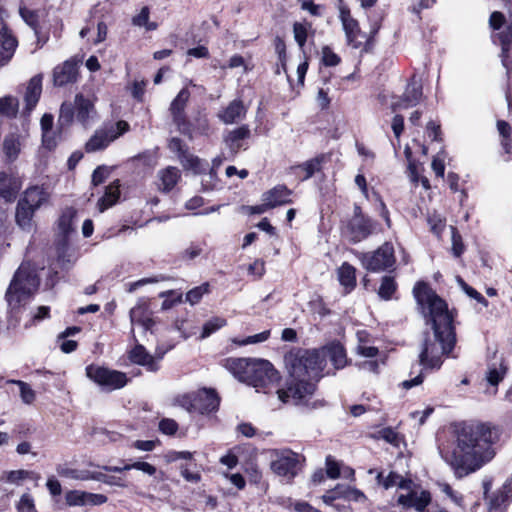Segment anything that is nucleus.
Returning a JSON list of instances; mask_svg holds the SVG:
<instances>
[{
	"label": "nucleus",
	"instance_id": "f257e3e1",
	"mask_svg": "<svg viewBox=\"0 0 512 512\" xmlns=\"http://www.w3.org/2000/svg\"><path fill=\"white\" fill-rule=\"evenodd\" d=\"M499 439V430L489 422H462L454 427L453 442L440 448L442 458L453 469L457 478L480 470L496 452L493 445Z\"/></svg>",
	"mask_w": 512,
	"mask_h": 512
},
{
	"label": "nucleus",
	"instance_id": "f03ea898",
	"mask_svg": "<svg viewBox=\"0 0 512 512\" xmlns=\"http://www.w3.org/2000/svg\"><path fill=\"white\" fill-rule=\"evenodd\" d=\"M413 293L425 316L429 317L433 328V338H426L419 354V362L424 368H440L442 356L449 354L456 343L453 314L446 302L427 284L417 283Z\"/></svg>",
	"mask_w": 512,
	"mask_h": 512
},
{
	"label": "nucleus",
	"instance_id": "7ed1b4c3",
	"mask_svg": "<svg viewBox=\"0 0 512 512\" xmlns=\"http://www.w3.org/2000/svg\"><path fill=\"white\" fill-rule=\"evenodd\" d=\"M285 363L291 380L286 389L277 390L278 398L283 403L298 404L314 393L315 385L311 380L320 376L323 360L317 351L298 350L287 354Z\"/></svg>",
	"mask_w": 512,
	"mask_h": 512
},
{
	"label": "nucleus",
	"instance_id": "20e7f679",
	"mask_svg": "<svg viewBox=\"0 0 512 512\" xmlns=\"http://www.w3.org/2000/svg\"><path fill=\"white\" fill-rule=\"evenodd\" d=\"M222 366L239 381L255 387L257 391L278 379L272 364L263 359L226 358Z\"/></svg>",
	"mask_w": 512,
	"mask_h": 512
},
{
	"label": "nucleus",
	"instance_id": "39448f33",
	"mask_svg": "<svg viewBox=\"0 0 512 512\" xmlns=\"http://www.w3.org/2000/svg\"><path fill=\"white\" fill-rule=\"evenodd\" d=\"M39 287L36 270L29 264H22L15 272L6 291V300L13 310L25 305Z\"/></svg>",
	"mask_w": 512,
	"mask_h": 512
},
{
	"label": "nucleus",
	"instance_id": "423d86ee",
	"mask_svg": "<svg viewBox=\"0 0 512 512\" xmlns=\"http://www.w3.org/2000/svg\"><path fill=\"white\" fill-rule=\"evenodd\" d=\"M271 470L287 482H291L302 470L305 457L290 449L272 451Z\"/></svg>",
	"mask_w": 512,
	"mask_h": 512
},
{
	"label": "nucleus",
	"instance_id": "0eeeda50",
	"mask_svg": "<svg viewBox=\"0 0 512 512\" xmlns=\"http://www.w3.org/2000/svg\"><path fill=\"white\" fill-rule=\"evenodd\" d=\"M129 130L126 121H118L115 124H107L97 129L85 144V151L93 153L105 149L111 142L119 138Z\"/></svg>",
	"mask_w": 512,
	"mask_h": 512
},
{
	"label": "nucleus",
	"instance_id": "6e6552de",
	"mask_svg": "<svg viewBox=\"0 0 512 512\" xmlns=\"http://www.w3.org/2000/svg\"><path fill=\"white\" fill-rule=\"evenodd\" d=\"M179 402L189 412L208 414L218 409L220 399L214 390L203 389L196 393L184 395Z\"/></svg>",
	"mask_w": 512,
	"mask_h": 512
},
{
	"label": "nucleus",
	"instance_id": "1a4fd4ad",
	"mask_svg": "<svg viewBox=\"0 0 512 512\" xmlns=\"http://www.w3.org/2000/svg\"><path fill=\"white\" fill-rule=\"evenodd\" d=\"M86 376L108 391L120 389L128 382L125 373L95 364L86 367Z\"/></svg>",
	"mask_w": 512,
	"mask_h": 512
},
{
	"label": "nucleus",
	"instance_id": "9d476101",
	"mask_svg": "<svg viewBox=\"0 0 512 512\" xmlns=\"http://www.w3.org/2000/svg\"><path fill=\"white\" fill-rule=\"evenodd\" d=\"M361 263L365 269L371 272H381L394 266L395 256L392 244L386 242L377 250L368 253H362Z\"/></svg>",
	"mask_w": 512,
	"mask_h": 512
},
{
	"label": "nucleus",
	"instance_id": "9b49d317",
	"mask_svg": "<svg viewBox=\"0 0 512 512\" xmlns=\"http://www.w3.org/2000/svg\"><path fill=\"white\" fill-rule=\"evenodd\" d=\"M422 95L421 80L416 75H413L410 82L407 84L403 95L391 103V108L393 111H396L398 109L414 107L421 101Z\"/></svg>",
	"mask_w": 512,
	"mask_h": 512
},
{
	"label": "nucleus",
	"instance_id": "f8f14e48",
	"mask_svg": "<svg viewBox=\"0 0 512 512\" xmlns=\"http://www.w3.org/2000/svg\"><path fill=\"white\" fill-rule=\"evenodd\" d=\"M373 229L372 222L361 214L359 207H355L354 216L350 220L346 234L350 241L357 243L367 238Z\"/></svg>",
	"mask_w": 512,
	"mask_h": 512
},
{
	"label": "nucleus",
	"instance_id": "ddd939ff",
	"mask_svg": "<svg viewBox=\"0 0 512 512\" xmlns=\"http://www.w3.org/2000/svg\"><path fill=\"white\" fill-rule=\"evenodd\" d=\"M189 98L190 92L188 89L183 88L180 90L170 105V112L173 118V122L177 125L179 131L183 134L191 135L189 124L186 121L184 113Z\"/></svg>",
	"mask_w": 512,
	"mask_h": 512
},
{
	"label": "nucleus",
	"instance_id": "4468645a",
	"mask_svg": "<svg viewBox=\"0 0 512 512\" xmlns=\"http://www.w3.org/2000/svg\"><path fill=\"white\" fill-rule=\"evenodd\" d=\"M489 24L493 30L504 28L503 31L498 33V39L502 46V53L505 55L512 46V22L508 24L504 15L495 11L490 16Z\"/></svg>",
	"mask_w": 512,
	"mask_h": 512
},
{
	"label": "nucleus",
	"instance_id": "2eb2a0df",
	"mask_svg": "<svg viewBox=\"0 0 512 512\" xmlns=\"http://www.w3.org/2000/svg\"><path fill=\"white\" fill-rule=\"evenodd\" d=\"M339 17L342 22L348 44L353 48H359L361 45V41L359 40L360 28L358 22L351 17L350 10L347 6H339Z\"/></svg>",
	"mask_w": 512,
	"mask_h": 512
},
{
	"label": "nucleus",
	"instance_id": "dca6fc26",
	"mask_svg": "<svg viewBox=\"0 0 512 512\" xmlns=\"http://www.w3.org/2000/svg\"><path fill=\"white\" fill-rule=\"evenodd\" d=\"M17 40L9 32L0 10V66L6 65L14 55Z\"/></svg>",
	"mask_w": 512,
	"mask_h": 512
},
{
	"label": "nucleus",
	"instance_id": "f3484780",
	"mask_svg": "<svg viewBox=\"0 0 512 512\" xmlns=\"http://www.w3.org/2000/svg\"><path fill=\"white\" fill-rule=\"evenodd\" d=\"M397 501L404 508H413L418 512H424L431 502V495L426 490H411L407 494L399 495Z\"/></svg>",
	"mask_w": 512,
	"mask_h": 512
},
{
	"label": "nucleus",
	"instance_id": "a211bd4d",
	"mask_svg": "<svg viewBox=\"0 0 512 512\" xmlns=\"http://www.w3.org/2000/svg\"><path fill=\"white\" fill-rule=\"evenodd\" d=\"M131 324H139L145 330L151 329L154 324L152 319V312L149 307V303L145 299H140L135 307L130 310Z\"/></svg>",
	"mask_w": 512,
	"mask_h": 512
},
{
	"label": "nucleus",
	"instance_id": "6ab92c4d",
	"mask_svg": "<svg viewBox=\"0 0 512 512\" xmlns=\"http://www.w3.org/2000/svg\"><path fill=\"white\" fill-rule=\"evenodd\" d=\"M77 78V65L72 60H67L53 70V82L56 86H64L73 83Z\"/></svg>",
	"mask_w": 512,
	"mask_h": 512
},
{
	"label": "nucleus",
	"instance_id": "aec40b11",
	"mask_svg": "<svg viewBox=\"0 0 512 512\" xmlns=\"http://www.w3.org/2000/svg\"><path fill=\"white\" fill-rule=\"evenodd\" d=\"M507 374V366L503 361L498 363H491L488 365L485 380L490 388L486 389V393L495 395L497 393V386L503 381Z\"/></svg>",
	"mask_w": 512,
	"mask_h": 512
},
{
	"label": "nucleus",
	"instance_id": "412c9836",
	"mask_svg": "<svg viewBox=\"0 0 512 512\" xmlns=\"http://www.w3.org/2000/svg\"><path fill=\"white\" fill-rule=\"evenodd\" d=\"M129 359L131 362L144 366L148 371L155 372L158 370V360L161 359L159 357L156 359L154 356L150 355L144 346L142 345H136L130 352H129Z\"/></svg>",
	"mask_w": 512,
	"mask_h": 512
},
{
	"label": "nucleus",
	"instance_id": "4be33fe9",
	"mask_svg": "<svg viewBox=\"0 0 512 512\" xmlns=\"http://www.w3.org/2000/svg\"><path fill=\"white\" fill-rule=\"evenodd\" d=\"M291 191L284 185H278L263 193L262 201H266L267 205L272 209L277 206L291 203Z\"/></svg>",
	"mask_w": 512,
	"mask_h": 512
},
{
	"label": "nucleus",
	"instance_id": "5701e85b",
	"mask_svg": "<svg viewBox=\"0 0 512 512\" xmlns=\"http://www.w3.org/2000/svg\"><path fill=\"white\" fill-rule=\"evenodd\" d=\"M48 199L49 193L43 187L32 186L25 190L20 201L36 211L46 203Z\"/></svg>",
	"mask_w": 512,
	"mask_h": 512
},
{
	"label": "nucleus",
	"instance_id": "b1692460",
	"mask_svg": "<svg viewBox=\"0 0 512 512\" xmlns=\"http://www.w3.org/2000/svg\"><path fill=\"white\" fill-rule=\"evenodd\" d=\"M74 106L76 109L77 121L80 122L84 127L88 126L95 113L93 103L89 99H86L83 95L77 94L75 96Z\"/></svg>",
	"mask_w": 512,
	"mask_h": 512
},
{
	"label": "nucleus",
	"instance_id": "393cba45",
	"mask_svg": "<svg viewBox=\"0 0 512 512\" xmlns=\"http://www.w3.org/2000/svg\"><path fill=\"white\" fill-rule=\"evenodd\" d=\"M246 108L241 100L235 99L218 113V118L225 124H232L244 118Z\"/></svg>",
	"mask_w": 512,
	"mask_h": 512
},
{
	"label": "nucleus",
	"instance_id": "a878e982",
	"mask_svg": "<svg viewBox=\"0 0 512 512\" xmlns=\"http://www.w3.org/2000/svg\"><path fill=\"white\" fill-rule=\"evenodd\" d=\"M21 188L20 182L12 175L0 172V197L6 201L15 199Z\"/></svg>",
	"mask_w": 512,
	"mask_h": 512
},
{
	"label": "nucleus",
	"instance_id": "bb28decb",
	"mask_svg": "<svg viewBox=\"0 0 512 512\" xmlns=\"http://www.w3.org/2000/svg\"><path fill=\"white\" fill-rule=\"evenodd\" d=\"M42 78L41 74L35 75L28 83L24 97L28 112L32 111L39 101L42 92Z\"/></svg>",
	"mask_w": 512,
	"mask_h": 512
},
{
	"label": "nucleus",
	"instance_id": "cd10ccee",
	"mask_svg": "<svg viewBox=\"0 0 512 512\" xmlns=\"http://www.w3.org/2000/svg\"><path fill=\"white\" fill-rule=\"evenodd\" d=\"M119 188V180L113 181L106 187L104 195L97 202V208L100 213L104 212L118 201L120 197Z\"/></svg>",
	"mask_w": 512,
	"mask_h": 512
},
{
	"label": "nucleus",
	"instance_id": "c85d7f7f",
	"mask_svg": "<svg viewBox=\"0 0 512 512\" xmlns=\"http://www.w3.org/2000/svg\"><path fill=\"white\" fill-rule=\"evenodd\" d=\"M159 188L164 192L171 191L180 179V171L176 167L169 166L158 172Z\"/></svg>",
	"mask_w": 512,
	"mask_h": 512
},
{
	"label": "nucleus",
	"instance_id": "c756f323",
	"mask_svg": "<svg viewBox=\"0 0 512 512\" xmlns=\"http://www.w3.org/2000/svg\"><path fill=\"white\" fill-rule=\"evenodd\" d=\"M377 483L382 485L385 489H389L391 487H399L402 489H408L411 481L405 480L402 476L395 472H390L386 477L383 476V473H378L376 476Z\"/></svg>",
	"mask_w": 512,
	"mask_h": 512
},
{
	"label": "nucleus",
	"instance_id": "7c9ffc66",
	"mask_svg": "<svg viewBox=\"0 0 512 512\" xmlns=\"http://www.w3.org/2000/svg\"><path fill=\"white\" fill-rule=\"evenodd\" d=\"M35 210L24 204L22 201H18L16 207V222L23 230H30L32 228V219Z\"/></svg>",
	"mask_w": 512,
	"mask_h": 512
},
{
	"label": "nucleus",
	"instance_id": "2f4dec72",
	"mask_svg": "<svg viewBox=\"0 0 512 512\" xmlns=\"http://www.w3.org/2000/svg\"><path fill=\"white\" fill-rule=\"evenodd\" d=\"M338 279L340 284L346 288V292H350L356 285L355 268L346 262L343 263L338 269Z\"/></svg>",
	"mask_w": 512,
	"mask_h": 512
},
{
	"label": "nucleus",
	"instance_id": "473e14b6",
	"mask_svg": "<svg viewBox=\"0 0 512 512\" xmlns=\"http://www.w3.org/2000/svg\"><path fill=\"white\" fill-rule=\"evenodd\" d=\"M102 469L107 472H115L121 473L123 471H128L131 469L140 470L148 475H154L156 473V468L149 464L148 462L137 461L132 464H126L122 467L118 466H103Z\"/></svg>",
	"mask_w": 512,
	"mask_h": 512
},
{
	"label": "nucleus",
	"instance_id": "72a5a7b5",
	"mask_svg": "<svg viewBox=\"0 0 512 512\" xmlns=\"http://www.w3.org/2000/svg\"><path fill=\"white\" fill-rule=\"evenodd\" d=\"M21 150L20 136L17 134H9L3 140V151L10 161H14Z\"/></svg>",
	"mask_w": 512,
	"mask_h": 512
},
{
	"label": "nucleus",
	"instance_id": "f704fd0d",
	"mask_svg": "<svg viewBox=\"0 0 512 512\" xmlns=\"http://www.w3.org/2000/svg\"><path fill=\"white\" fill-rule=\"evenodd\" d=\"M57 472L60 476L71 478L74 480L87 481L94 480L95 473L89 470H78L59 466Z\"/></svg>",
	"mask_w": 512,
	"mask_h": 512
},
{
	"label": "nucleus",
	"instance_id": "c9c22d12",
	"mask_svg": "<svg viewBox=\"0 0 512 512\" xmlns=\"http://www.w3.org/2000/svg\"><path fill=\"white\" fill-rule=\"evenodd\" d=\"M349 486L344 484H337L333 489L327 491L323 496L322 500L326 505L334 506V501L337 499L347 498Z\"/></svg>",
	"mask_w": 512,
	"mask_h": 512
},
{
	"label": "nucleus",
	"instance_id": "e433bc0d",
	"mask_svg": "<svg viewBox=\"0 0 512 512\" xmlns=\"http://www.w3.org/2000/svg\"><path fill=\"white\" fill-rule=\"evenodd\" d=\"M249 129L245 126L231 131L225 138V142L236 152L240 148L239 141L249 136Z\"/></svg>",
	"mask_w": 512,
	"mask_h": 512
},
{
	"label": "nucleus",
	"instance_id": "4c0bfd02",
	"mask_svg": "<svg viewBox=\"0 0 512 512\" xmlns=\"http://www.w3.org/2000/svg\"><path fill=\"white\" fill-rule=\"evenodd\" d=\"M328 351L330 360L334 364L335 368H343L346 364V353L344 347L340 344H332Z\"/></svg>",
	"mask_w": 512,
	"mask_h": 512
},
{
	"label": "nucleus",
	"instance_id": "58836bf2",
	"mask_svg": "<svg viewBox=\"0 0 512 512\" xmlns=\"http://www.w3.org/2000/svg\"><path fill=\"white\" fill-rule=\"evenodd\" d=\"M32 474V472L23 469L11 470L4 472L0 476V480L11 484H19L21 481L30 478Z\"/></svg>",
	"mask_w": 512,
	"mask_h": 512
},
{
	"label": "nucleus",
	"instance_id": "ea45409f",
	"mask_svg": "<svg viewBox=\"0 0 512 512\" xmlns=\"http://www.w3.org/2000/svg\"><path fill=\"white\" fill-rule=\"evenodd\" d=\"M179 160L185 169L192 170L194 173H199L203 170L201 160L188 151L184 153Z\"/></svg>",
	"mask_w": 512,
	"mask_h": 512
},
{
	"label": "nucleus",
	"instance_id": "a19ab883",
	"mask_svg": "<svg viewBox=\"0 0 512 512\" xmlns=\"http://www.w3.org/2000/svg\"><path fill=\"white\" fill-rule=\"evenodd\" d=\"M396 288L397 285L394 279L390 276H384L378 290V295L384 300H389L396 291Z\"/></svg>",
	"mask_w": 512,
	"mask_h": 512
},
{
	"label": "nucleus",
	"instance_id": "79ce46f5",
	"mask_svg": "<svg viewBox=\"0 0 512 512\" xmlns=\"http://www.w3.org/2000/svg\"><path fill=\"white\" fill-rule=\"evenodd\" d=\"M227 324L224 318L214 317L203 325L202 333L200 335L201 339H205L209 337L212 333L216 332L220 328L224 327Z\"/></svg>",
	"mask_w": 512,
	"mask_h": 512
},
{
	"label": "nucleus",
	"instance_id": "37998d69",
	"mask_svg": "<svg viewBox=\"0 0 512 512\" xmlns=\"http://www.w3.org/2000/svg\"><path fill=\"white\" fill-rule=\"evenodd\" d=\"M76 214V210L72 207H68L63 211L59 218V228L64 234H67L72 230V223Z\"/></svg>",
	"mask_w": 512,
	"mask_h": 512
},
{
	"label": "nucleus",
	"instance_id": "c03bdc74",
	"mask_svg": "<svg viewBox=\"0 0 512 512\" xmlns=\"http://www.w3.org/2000/svg\"><path fill=\"white\" fill-rule=\"evenodd\" d=\"M310 29H311V24L300 23V22L294 23V25H293L294 39L300 48L304 47L306 40H307L308 31Z\"/></svg>",
	"mask_w": 512,
	"mask_h": 512
},
{
	"label": "nucleus",
	"instance_id": "a18cd8bd",
	"mask_svg": "<svg viewBox=\"0 0 512 512\" xmlns=\"http://www.w3.org/2000/svg\"><path fill=\"white\" fill-rule=\"evenodd\" d=\"M132 22L136 26H144L146 30H155L157 28V24L154 22H149V9L148 7H143L139 14L134 16Z\"/></svg>",
	"mask_w": 512,
	"mask_h": 512
},
{
	"label": "nucleus",
	"instance_id": "49530a36",
	"mask_svg": "<svg viewBox=\"0 0 512 512\" xmlns=\"http://www.w3.org/2000/svg\"><path fill=\"white\" fill-rule=\"evenodd\" d=\"M74 119V106L71 103L64 102L60 108L58 123L64 127L69 126Z\"/></svg>",
	"mask_w": 512,
	"mask_h": 512
},
{
	"label": "nucleus",
	"instance_id": "de8ad7c7",
	"mask_svg": "<svg viewBox=\"0 0 512 512\" xmlns=\"http://www.w3.org/2000/svg\"><path fill=\"white\" fill-rule=\"evenodd\" d=\"M18 101L16 98L6 96L0 98V113L6 116H14L17 112Z\"/></svg>",
	"mask_w": 512,
	"mask_h": 512
},
{
	"label": "nucleus",
	"instance_id": "09e8293b",
	"mask_svg": "<svg viewBox=\"0 0 512 512\" xmlns=\"http://www.w3.org/2000/svg\"><path fill=\"white\" fill-rule=\"evenodd\" d=\"M510 501L511 499H506L505 495L497 491L489 502V510L490 512H503Z\"/></svg>",
	"mask_w": 512,
	"mask_h": 512
},
{
	"label": "nucleus",
	"instance_id": "8fccbe9b",
	"mask_svg": "<svg viewBox=\"0 0 512 512\" xmlns=\"http://www.w3.org/2000/svg\"><path fill=\"white\" fill-rule=\"evenodd\" d=\"M209 292V284L204 283L198 287H194L193 289L189 290L186 294V301L189 302L191 305L197 304L202 296Z\"/></svg>",
	"mask_w": 512,
	"mask_h": 512
},
{
	"label": "nucleus",
	"instance_id": "3c124183",
	"mask_svg": "<svg viewBox=\"0 0 512 512\" xmlns=\"http://www.w3.org/2000/svg\"><path fill=\"white\" fill-rule=\"evenodd\" d=\"M9 382L19 386L20 396L25 404H31L35 400V392L26 382L21 380H11Z\"/></svg>",
	"mask_w": 512,
	"mask_h": 512
},
{
	"label": "nucleus",
	"instance_id": "603ef678",
	"mask_svg": "<svg viewBox=\"0 0 512 512\" xmlns=\"http://www.w3.org/2000/svg\"><path fill=\"white\" fill-rule=\"evenodd\" d=\"M323 160V157H317L311 160L306 161L302 165L298 166L299 169L303 170L305 172V176L303 177V180H307L310 177L313 176V174L318 171L321 167V162Z\"/></svg>",
	"mask_w": 512,
	"mask_h": 512
},
{
	"label": "nucleus",
	"instance_id": "864d4df0",
	"mask_svg": "<svg viewBox=\"0 0 512 512\" xmlns=\"http://www.w3.org/2000/svg\"><path fill=\"white\" fill-rule=\"evenodd\" d=\"M65 500L69 506H85V491L70 490L66 492Z\"/></svg>",
	"mask_w": 512,
	"mask_h": 512
},
{
	"label": "nucleus",
	"instance_id": "5fc2aeb1",
	"mask_svg": "<svg viewBox=\"0 0 512 512\" xmlns=\"http://www.w3.org/2000/svg\"><path fill=\"white\" fill-rule=\"evenodd\" d=\"M94 480L101 481L110 486L127 487V483L122 477L107 475L101 472H96Z\"/></svg>",
	"mask_w": 512,
	"mask_h": 512
},
{
	"label": "nucleus",
	"instance_id": "6e6d98bb",
	"mask_svg": "<svg viewBox=\"0 0 512 512\" xmlns=\"http://www.w3.org/2000/svg\"><path fill=\"white\" fill-rule=\"evenodd\" d=\"M17 510L19 512H37L33 497L28 493L23 494L17 504Z\"/></svg>",
	"mask_w": 512,
	"mask_h": 512
},
{
	"label": "nucleus",
	"instance_id": "4d7b16f0",
	"mask_svg": "<svg viewBox=\"0 0 512 512\" xmlns=\"http://www.w3.org/2000/svg\"><path fill=\"white\" fill-rule=\"evenodd\" d=\"M428 224L430 226V230L437 236L441 234L445 227L444 219L439 214H432L428 216Z\"/></svg>",
	"mask_w": 512,
	"mask_h": 512
},
{
	"label": "nucleus",
	"instance_id": "13d9d810",
	"mask_svg": "<svg viewBox=\"0 0 512 512\" xmlns=\"http://www.w3.org/2000/svg\"><path fill=\"white\" fill-rule=\"evenodd\" d=\"M322 63L325 66H336L340 62V57L332 51L329 46H324L322 48Z\"/></svg>",
	"mask_w": 512,
	"mask_h": 512
},
{
	"label": "nucleus",
	"instance_id": "bf43d9fd",
	"mask_svg": "<svg viewBox=\"0 0 512 512\" xmlns=\"http://www.w3.org/2000/svg\"><path fill=\"white\" fill-rule=\"evenodd\" d=\"M458 283L463 289V291L471 298H474L479 303L483 304L484 306L488 305V301L474 288L470 287L467 283L464 282L463 279L458 278Z\"/></svg>",
	"mask_w": 512,
	"mask_h": 512
},
{
	"label": "nucleus",
	"instance_id": "052dcab7",
	"mask_svg": "<svg viewBox=\"0 0 512 512\" xmlns=\"http://www.w3.org/2000/svg\"><path fill=\"white\" fill-rule=\"evenodd\" d=\"M275 52L278 55V59L281 63L282 68H286V45L282 38L276 37L274 39Z\"/></svg>",
	"mask_w": 512,
	"mask_h": 512
},
{
	"label": "nucleus",
	"instance_id": "680f3d73",
	"mask_svg": "<svg viewBox=\"0 0 512 512\" xmlns=\"http://www.w3.org/2000/svg\"><path fill=\"white\" fill-rule=\"evenodd\" d=\"M159 430L166 435H174L178 430V424L175 420L164 418L159 422Z\"/></svg>",
	"mask_w": 512,
	"mask_h": 512
},
{
	"label": "nucleus",
	"instance_id": "e2e57ef3",
	"mask_svg": "<svg viewBox=\"0 0 512 512\" xmlns=\"http://www.w3.org/2000/svg\"><path fill=\"white\" fill-rule=\"evenodd\" d=\"M269 336H270V331L266 330L261 333L249 336V337L245 338L244 340L234 341V342L241 346L248 345V344L261 343V342L266 341L269 338Z\"/></svg>",
	"mask_w": 512,
	"mask_h": 512
},
{
	"label": "nucleus",
	"instance_id": "0e129e2a",
	"mask_svg": "<svg viewBox=\"0 0 512 512\" xmlns=\"http://www.w3.org/2000/svg\"><path fill=\"white\" fill-rule=\"evenodd\" d=\"M41 128L43 130V143L50 147V143L47 139V135L53 126V116L50 114H44L41 118Z\"/></svg>",
	"mask_w": 512,
	"mask_h": 512
},
{
	"label": "nucleus",
	"instance_id": "69168bd1",
	"mask_svg": "<svg viewBox=\"0 0 512 512\" xmlns=\"http://www.w3.org/2000/svg\"><path fill=\"white\" fill-rule=\"evenodd\" d=\"M109 175V170L105 166H98L92 174V184L98 186L102 184Z\"/></svg>",
	"mask_w": 512,
	"mask_h": 512
},
{
	"label": "nucleus",
	"instance_id": "338daca9",
	"mask_svg": "<svg viewBox=\"0 0 512 512\" xmlns=\"http://www.w3.org/2000/svg\"><path fill=\"white\" fill-rule=\"evenodd\" d=\"M20 15L22 19L34 30L37 28V15L34 11L27 8H20ZM37 34V31H35Z\"/></svg>",
	"mask_w": 512,
	"mask_h": 512
},
{
	"label": "nucleus",
	"instance_id": "774afa93",
	"mask_svg": "<svg viewBox=\"0 0 512 512\" xmlns=\"http://www.w3.org/2000/svg\"><path fill=\"white\" fill-rule=\"evenodd\" d=\"M107 500L103 494L85 492V505L98 506L106 503Z\"/></svg>",
	"mask_w": 512,
	"mask_h": 512
}]
</instances>
